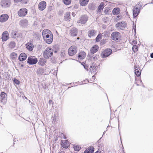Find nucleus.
<instances>
[{
	"instance_id": "a211bd4d",
	"label": "nucleus",
	"mask_w": 153,
	"mask_h": 153,
	"mask_svg": "<svg viewBox=\"0 0 153 153\" xmlns=\"http://www.w3.org/2000/svg\"><path fill=\"white\" fill-rule=\"evenodd\" d=\"M1 99V102L4 103L6 102V97L7 96L6 94L4 92H1L0 94Z\"/></svg>"
},
{
	"instance_id": "c85d7f7f",
	"label": "nucleus",
	"mask_w": 153,
	"mask_h": 153,
	"mask_svg": "<svg viewBox=\"0 0 153 153\" xmlns=\"http://www.w3.org/2000/svg\"><path fill=\"white\" fill-rule=\"evenodd\" d=\"M104 4L103 2H101L100 3V5L98 7L97 10L99 12H100L102 10L103 8H104Z\"/></svg>"
},
{
	"instance_id": "49530a36",
	"label": "nucleus",
	"mask_w": 153,
	"mask_h": 153,
	"mask_svg": "<svg viewBox=\"0 0 153 153\" xmlns=\"http://www.w3.org/2000/svg\"><path fill=\"white\" fill-rule=\"evenodd\" d=\"M22 0H14L15 2H19L21 1Z\"/></svg>"
},
{
	"instance_id": "bf43d9fd",
	"label": "nucleus",
	"mask_w": 153,
	"mask_h": 153,
	"mask_svg": "<svg viewBox=\"0 0 153 153\" xmlns=\"http://www.w3.org/2000/svg\"><path fill=\"white\" fill-rule=\"evenodd\" d=\"M1 76H0V80L1 79ZM1 82L0 81V83Z\"/></svg>"
},
{
	"instance_id": "4c0bfd02",
	"label": "nucleus",
	"mask_w": 153,
	"mask_h": 153,
	"mask_svg": "<svg viewBox=\"0 0 153 153\" xmlns=\"http://www.w3.org/2000/svg\"><path fill=\"white\" fill-rule=\"evenodd\" d=\"M101 34H99L97 37L96 40L97 42H99L100 41V39L101 37Z\"/></svg>"
},
{
	"instance_id": "774afa93",
	"label": "nucleus",
	"mask_w": 153,
	"mask_h": 153,
	"mask_svg": "<svg viewBox=\"0 0 153 153\" xmlns=\"http://www.w3.org/2000/svg\"><path fill=\"white\" fill-rule=\"evenodd\" d=\"M105 131L104 132V134L105 133Z\"/></svg>"
},
{
	"instance_id": "bb28decb",
	"label": "nucleus",
	"mask_w": 153,
	"mask_h": 153,
	"mask_svg": "<svg viewBox=\"0 0 153 153\" xmlns=\"http://www.w3.org/2000/svg\"><path fill=\"white\" fill-rule=\"evenodd\" d=\"M71 13L69 12H67L66 13L64 19L65 20L67 21L71 19L70 17Z\"/></svg>"
},
{
	"instance_id": "3c124183",
	"label": "nucleus",
	"mask_w": 153,
	"mask_h": 153,
	"mask_svg": "<svg viewBox=\"0 0 153 153\" xmlns=\"http://www.w3.org/2000/svg\"><path fill=\"white\" fill-rule=\"evenodd\" d=\"M133 43H134V44H137V42L135 41H133L132 42Z\"/></svg>"
},
{
	"instance_id": "58836bf2",
	"label": "nucleus",
	"mask_w": 153,
	"mask_h": 153,
	"mask_svg": "<svg viewBox=\"0 0 153 153\" xmlns=\"http://www.w3.org/2000/svg\"><path fill=\"white\" fill-rule=\"evenodd\" d=\"M137 48L138 47L137 45H133L132 48V50L135 52L138 50Z\"/></svg>"
},
{
	"instance_id": "de8ad7c7",
	"label": "nucleus",
	"mask_w": 153,
	"mask_h": 153,
	"mask_svg": "<svg viewBox=\"0 0 153 153\" xmlns=\"http://www.w3.org/2000/svg\"><path fill=\"white\" fill-rule=\"evenodd\" d=\"M84 153H89V152H88V150H87V149L85 150V151L84 152Z\"/></svg>"
},
{
	"instance_id": "b1692460",
	"label": "nucleus",
	"mask_w": 153,
	"mask_h": 153,
	"mask_svg": "<svg viewBox=\"0 0 153 153\" xmlns=\"http://www.w3.org/2000/svg\"><path fill=\"white\" fill-rule=\"evenodd\" d=\"M125 23H123L122 22L117 23L116 25V27H119L120 29H122L123 27H125Z\"/></svg>"
},
{
	"instance_id": "2f4dec72",
	"label": "nucleus",
	"mask_w": 153,
	"mask_h": 153,
	"mask_svg": "<svg viewBox=\"0 0 153 153\" xmlns=\"http://www.w3.org/2000/svg\"><path fill=\"white\" fill-rule=\"evenodd\" d=\"M87 149L88 150L89 153H93L94 151V148L92 146L88 148Z\"/></svg>"
},
{
	"instance_id": "473e14b6",
	"label": "nucleus",
	"mask_w": 153,
	"mask_h": 153,
	"mask_svg": "<svg viewBox=\"0 0 153 153\" xmlns=\"http://www.w3.org/2000/svg\"><path fill=\"white\" fill-rule=\"evenodd\" d=\"M66 141H64V142H62V146L65 148L67 149L68 148V146L67 145V143L66 142Z\"/></svg>"
},
{
	"instance_id": "052dcab7",
	"label": "nucleus",
	"mask_w": 153,
	"mask_h": 153,
	"mask_svg": "<svg viewBox=\"0 0 153 153\" xmlns=\"http://www.w3.org/2000/svg\"><path fill=\"white\" fill-rule=\"evenodd\" d=\"M151 3H152V4H153V1H152L151 2Z\"/></svg>"
},
{
	"instance_id": "20e7f679",
	"label": "nucleus",
	"mask_w": 153,
	"mask_h": 153,
	"mask_svg": "<svg viewBox=\"0 0 153 153\" xmlns=\"http://www.w3.org/2000/svg\"><path fill=\"white\" fill-rule=\"evenodd\" d=\"M88 20V18L87 16L83 15L82 16L77 22L78 23L81 24H85Z\"/></svg>"
},
{
	"instance_id": "864d4df0",
	"label": "nucleus",
	"mask_w": 153,
	"mask_h": 153,
	"mask_svg": "<svg viewBox=\"0 0 153 153\" xmlns=\"http://www.w3.org/2000/svg\"><path fill=\"white\" fill-rule=\"evenodd\" d=\"M23 67H24V65H23V64H22V65H21V66H20V68H23Z\"/></svg>"
},
{
	"instance_id": "39448f33",
	"label": "nucleus",
	"mask_w": 153,
	"mask_h": 153,
	"mask_svg": "<svg viewBox=\"0 0 153 153\" xmlns=\"http://www.w3.org/2000/svg\"><path fill=\"white\" fill-rule=\"evenodd\" d=\"M11 35L12 38L17 39L19 37H21L22 36V34L17 32L16 30H13L11 32Z\"/></svg>"
},
{
	"instance_id": "2eb2a0df",
	"label": "nucleus",
	"mask_w": 153,
	"mask_h": 153,
	"mask_svg": "<svg viewBox=\"0 0 153 153\" xmlns=\"http://www.w3.org/2000/svg\"><path fill=\"white\" fill-rule=\"evenodd\" d=\"M78 30L75 27L72 28L70 30V34L72 36H76L77 35Z\"/></svg>"
},
{
	"instance_id": "ea45409f",
	"label": "nucleus",
	"mask_w": 153,
	"mask_h": 153,
	"mask_svg": "<svg viewBox=\"0 0 153 153\" xmlns=\"http://www.w3.org/2000/svg\"><path fill=\"white\" fill-rule=\"evenodd\" d=\"M93 56H91V59L93 60H96L97 59V57H98V55H96L94 56L93 57Z\"/></svg>"
},
{
	"instance_id": "09e8293b",
	"label": "nucleus",
	"mask_w": 153,
	"mask_h": 153,
	"mask_svg": "<svg viewBox=\"0 0 153 153\" xmlns=\"http://www.w3.org/2000/svg\"><path fill=\"white\" fill-rule=\"evenodd\" d=\"M150 57L151 58H153V53H152L150 54Z\"/></svg>"
},
{
	"instance_id": "4468645a",
	"label": "nucleus",
	"mask_w": 153,
	"mask_h": 153,
	"mask_svg": "<svg viewBox=\"0 0 153 153\" xmlns=\"http://www.w3.org/2000/svg\"><path fill=\"white\" fill-rule=\"evenodd\" d=\"M26 48L29 51H32L34 48L33 44L31 42H27L25 44Z\"/></svg>"
},
{
	"instance_id": "0e129e2a",
	"label": "nucleus",
	"mask_w": 153,
	"mask_h": 153,
	"mask_svg": "<svg viewBox=\"0 0 153 153\" xmlns=\"http://www.w3.org/2000/svg\"><path fill=\"white\" fill-rule=\"evenodd\" d=\"M27 3V2H25V4H26Z\"/></svg>"
},
{
	"instance_id": "9b49d317",
	"label": "nucleus",
	"mask_w": 153,
	"mask_h": 153,
	"mask_svg": "<svg viewBox=\"0 0 153 153\" xmlns=\"http://www.w3.org/2000/svg\"><path fill=\"white\" fill-rule=\"evenodd\" d=\"M37 62V59L36 58L29 57L27 59V63L30 65H33L36 64Z\"/></svg>"
},
{
	"instance_id": "6e6d98bb",
	"label": "nucleus",
	"mask_w": 153,
	"mask_h": 153,
	"mask_svg": "<svg viewBox=\"0 0 153 153\" xmlns=\"http://www.w3.org/2000/svg\"><path fill=\"white\" fill-rule=\"evenodd\" d=\"M52 6L50 7H49V9L50 10V11H51V10L52 9Z\"/></svg>"
},
{
	"instance_id": "c9c22d12",
	"label": "nucleus",
	"mask_w": 153,
	"mask_h": 153,
	"mask_svg": "<svg viewBox=\"0 0 153 153\" xmlns=\"http://www.w3.org/2000/svg\"><path fill=\"white\" fill-rule=\"evenodd\" d=\"M135 74L137 76H139L140 75L141 72L135 69Z\"/></svg>"
},
{
	"instance_id": "423d86ee",
	"label": "nucleus",
	"mask_w": 153,
	"mask_h": 153,
	"mask_svg": "<svg viewBox=\"0 0 153 153\" xmlns=\"http://www.w3.org/2000/svg\"><path fill=\"white\" fill-rule=\"evenodd\" d=\"M112 53V51L110 49H105L101 54L102 58L106 57L109 56Z\"/></svg>"
},
{
	"instance_id": "ddd939ff",
	"label": "nucleus",
	"mask_w": 153,
	"mask_h": 153,
	"mask_svg": "<svg viewBox=\"0 0 153 153\" xmlns=\"http://www.w3.org/2000/svg\"><path fill=\"white\" fill-rule=\"evenodd\" d=\"M9 18L8 16L6 14H3L0 16V22H4L7 21Z\"/></svg>"
},
{
	"instance_id": "dca6fc26",
	"label": "nucleus",
	"mask_w": 153,
	"mask_h": 153,
	"mask_svg": "<svg viewBox=\"0 0 153 153\" xmlns=\"http://www.w3.org/2000/svg\"><path fill=\"white\" fill-rule=\"evenodd\" d=\"M27 57V55L25 53H21L19 57V60L20 61H25Z\"/></svg>"
},
{
	"instance_id": "c756f323",
	"label": "nucleus",
	"mask_w": 153,
	"mask_h": 153,
	"mask_svg": "<svg viewBox=\"0 0 153 153\" xmlns=\"http://www.w3.org/2000/svg\"><path fill=\"white\" fill-rule=\"evenodd\" d=\"M51 33L50 31L48 29H45L43 30L42 32V35L43 36L48 34H50Z\"/></svg>"
},
{
	"instance_id": "e433bc0d",
	"label": "nucleus",
	"mask_w": 153,
	"mask_h": 153,
	"mask_svg": "<svg viewBox=\"0 0 153 153\" xmlns=\"http://www.w3.org/2000/svg\"><path fill=\"white\" fill-rule=\"evenodd\" d=\"M51 34H52L51 33L50 34H47L45 36H43L44 39H47V38H50Z\"/></svg>"
},
{
	"instance_id": "338daca9",
	"label": "nucleus",
	"mask_w": 153,
	"mask_h": 153,
	"mask_svg": "<svg viewBox=\"0 0 153 153\" xmlns=\"http://www.w3.org/2000/svg\"><path fill=\"white\" fill-rule=\"evenodd\" d=\"M147 4H146L145 5V6L146 5H147Z\"/></svg>"
},
{
	"instance_id": "5701e85b",
	"label": "nucleus",
	"mask_w": 153,
	"mask_h": 153,
	"mask_svg": "<svg viewBox=\"0 0 153 153\" xmlns=\"http://www.w3.org/2000/svg\"><path fill=\"white\" fill-rule=\"evenodd\" d=\"M28 21L26 19H24L21 20L19 22V25L21 26L24 27L27 25Z\"/></svg>"
},
{
	"instance_id": "f257e3e1",
	"label": "nucleus",
	"mask_w": 153,
	"mask_h": 153,
	"mask_svg": "<svg viewBox=\"0 0 153 153\" xmlns=\"http://www.w3.org/2000/svg\"><path fill=\"white\" fill-rule=\"evenodd\" d=\"M121 37L120 33L117 31L114 32L111 34V39L114 41H118L120 40Z\"/></svg>"
},
{
	"instance_id": "69168bd1",
	"label": "nucleus",
	"mask_w": 153,
	"mask_h": 153,
	"mask_svg": "<svg viewBox=\"0 0 153 153\" xmlns=\"http://www.w3.org/2000/svg\"><path fill=\"white\" fill-rule=\"evenodd\" d=\"M94 76H94H94H92V77H94Z\"/></svg>"
},
{
	"instance_id": "412c9836",
	"label": "nucleus",
	"mask_w": 153,
	"mask_h": 153,
	"mask_svg": "<svg viewBox=\"0 0 153 153\" xmlns=\"http://www.w3.org/2000/svg\"><path fill=\"white\" fill-rule=\"evenodd\" d=\"M45 42L48 44H51L52 43L53 40V35L52 34H51L50 38H47V39H44Z\"/></svg>"
},
{
	"instance_id": "4d7b16f0",
	"label": "nucleus",
	"mask_w": 153,
	"mask_h": 153,
	"mask_svg": "<svg viewBox=\"0 0 153 153\" xmlns=\"http://www.w3.org/2000/svg\"><path fill=\"white\" fill-rule=\"evenodd\" d=\"M59 153H64V152L63 151H62L59 152Z\"/></svg>"
},
{
	"instance_id": "aec40b11",
	"label": "nucleus",
	"mask_w": 153,
	"mask_h": 153,
	"mask_svg": "<svg viewBox=\"0 0 153 153\" xmlns=\"http://www.w3.org/2000/svg\"><path fill=\"white\" fill-rule=\"evenodd\" d=\"M89 69L91 72H95L97 70V66L96 64L94 63H93L90 66Z\"/></svg>"
},
{
	"instance_id": "a19ab883",
	"label": "nucleus",
	"mask_w": 153,
	"mask_h": 153,
	"mask_svg": "<svg viewBox=\"0 0 153 153\" xmlns=\"http://www.w3.org/2000/svg\"><path fill=\"white\" fill-rule=\"evenodd\" d=\"M14 82L17 85H19V81L16 79H14L13 80Z\"/></svg>"
},
{
	"instance_id": "0eeeda50",
	"label": "nucleus",
	"mask_w": 153,
	"mask_h": 153,
	"mask_svg": "<svg viewBox=\"0 0 153 153\" xmlns=\"http://www.w3.org/2000/svg\"><path fill=\"white\" fill-rule=\"evenodd\" d=\"M27 13V10L25 8L20 9L18 12V15L21 17L25 16Z\"/></svg>"
},
{
	"instance_id": "603ef678",
	"label": "nucleus",
	"mask_w": 153,
	"mask_h": 153,
	"mask_svg": "<svg viewBox=\"0 0 153 153\" xmlns=\"http://www.w3.org/2000/svg\"><path fill=\"white\" fill-rule=\"evenodd\" d=\"M95 153H101V152L99 151H97L96 152H95Z\"/></svg>"
},
{
	"instance_id": "e2e57ef3",
	"label": "nucleus",
	"mask_w": 153,
	"mask_h": 153,
	"mask_svg": "<svg viewBox=\"0 0 153 153\" xmlns=\"http://www.w3.org/2000/svg\"><path fill=\"white\" fill-rule=\"evenodd\" d=\"M134 30L135 32V31H136V28H135L134 29Z\"/></svg>"
},
{
	"instance_id": "f3484780",
	"label": "nucleus",
	"mask_w": 153,
	"mask_h": 153,
	"mask_svg": "<svg viewBox=\"0 0 153 153\" xmlns=\"http://www.w3.org/2000/svg\"><path fill=\"white\" fill-rule=\"evenodd\" d=\"M88 36L91 38L96 35L97 33V31L94 29L91 30L88 32Z\"/></svg>"
},
{
	"instance_id": "7ed1b4c3",
	"label": "nucleus",
	"mask_w": 153,
	"mask_h": 153,
	"mask_svg": "<svg viewBox=\"0 0 153 153\" xmlns=\"http://www.w3.org/2000/svg\"><path fill=\"white\" fill-rule=\"evenodd\" d=\"M77 51V48L75 46H71L68 50V54L70 56H73L75 55Z\"/></svg>"
},
{
	"instance_id": "f8f14e48",
	"label": "nucleus",
	"mask_w": 153,
	"mask_h": 153,
	"mask_svg": "<svg viewBox=\"0 0 153 153\" xmlns=\"http://www.w3.org/2000/svg\"><path fill=\"white\" fill-rule=\"evenodd\" d=\"M9 39V34L8 32L5 31L2 34L1 39L2 41L4 42L7 41Z\"/></svg>"
},
{
	"instance_id": "6ab92c4d",
	"label": "nucleus",
	"mask_w": 153,
	"mask_h": 153,
	"mask_svg": "<svg viewBox=\"0 0 153 153\" xmlns=\"http://www.w3.org/2000/svg\"><path fill=\"white\" fill-rule=\"evenodd\" d=\"M99 47L97 45H95L93 46L90 50V51L91 53H94L98 51Z\"/></svg>"
},
{
	"instance_id": "37998d69",
	"label": "nucleus",
	"mask_w": 153,
	"mask_h": 153,
	"mask_svg": "<svg viewBox=\"0 0 153 153\" xmlns=\"http://www.w3.org/2000/svg\"><path fill=\"white\" fill-rule=\"evenodd\" d=\"M137 5L138 6V7H139V8H140L142 7V3H139L138 4H137Z\"/></svg>"
},
{
	"instance_id": "6e6552de",
	"label": "nucleus",
	"mask_w": 153,
	"mask_h": 153,
	"mask_svg": "<svg viewBox=\"0 0 153 153\" xmlns=\"http://www.w3.org/2000/svg\"><path fill=\"white\" fill-rule=\"evenodd\" d=\"M138 6L137 4H136L134 7V8L133 10V16L135 17L137 16V15L139 14L140 11V8H139L138 7Z\"/></svg>"
},
{
	"instance_id": "79ce46f5",
	"label": "nucleus",
	"mask_w": 153,
	"mask_h": 153,
	"mask_svg": "<svg viewBox=\"0 0 153 153\" xmlns=\"http://www.w3.org/2000/svg\"><path fill=\"white\" fill-rule=\"evenodd\" d=\"M83 66L86 70L88 71V66L86 65H83Z\"/></svg>"
},
{
	"instance_id": "5fc2aeb1",
	"label": "nucleus",
	"mask_w": 153,
	"mask_h": 153,
	"mask_svg": "<svg viewBox=\"0 0 153 153\" xmlns=\"http://www.w3.org/2000/svg\"><path fill=\"white\" fill-rule=\"evenodd\" d=\"M52 102V100H50L49 101V103L50 104Z\"/></svg>"
},
{
	"instance_id": "72a5a7b5",
	"label": "nucleus",
	"mask_w": 153,
	"mask_h": 153,
	"mask_svg": "<svg viewBox=\"0 0 153 153\" xmlns=\"http://www.w3.org/2000/svg\"><path fill=\"white\" fill-rule=\"evenodd\" d=\"M74 148L76 151H79L80 149H81V146H80L79 145H76V146H74Z\"/></svg>"
},
{
	"instance_id": "7c9ffc66",
	"label": "nucleus",
	"mask_w": 153,
	"mask_h": 153,
	"mask_svg": "<svg viewBox=\"0 0 153 153\" xmlns=\"http://www.w3.org/2000/svg\"><path fill=\"white\" fill-rule=\"evenodd\" d=\"M17 54L15 52L12 53L10 55V57L12 59H13L17 57Z\"/></svg>"
},
{
	"instance_id": "680f3d73",
	"label": "nucleus",
	"mask_w": 153,
	"mask_h": 153,
	"mask_svg": "<svg viewBox=\"0 0 153 153\" xmlns=\"http://www.w3.org/2000/svg\"><path fill=\"white\" fill-rule=\"evenodd\" d=\"M82 64L83 66V65H84V63H82Z\"/></svg>"
},
{
	"instance_id": "f704fd0d",
	"label": "nucleus",
	"mask_w": 153,
	"mask_h": 153,
	"mask_svg": "<svg viewBox=\"0 0 153 153\" xmlns=\"http://www.w3.org/2000/svg\"><path fill=\"white\" fill-rule=\"evenodd\" d=\"M63 1L64 4L66 5L69 4L71 3V0H63Z\"/></svg>"
},
{
	"instance_id": "cd10ccee",
	"label": "nucleus",
	"mask_w": 153,
	"mask_h": 153,
	"mask_svg": "<svg viewBox=\"0 0 153 153\" xmlns=\"http://www.w3.org/2000/svg\"><path fill=\"white\" fill-rule=\"evenodd\" d=\"M120 9L119 8H115L112 11L114 14H118L120 12Z\"/></svg>"
},
{
	"instance_id": "f03ea898",
	"label": "nucleus",
	"mask_w": 153,
	"mask_h": 153,
	"mask_svg": "<svg viewBox=\"0 0 153 153\" xmlns=\"http://www.w3.org/2000/svg\"><path fill=\"white\" fill-rule=\"evenodd\" d=\"M51 48H47L44 52L43 54L44 57L46 58H49L52 56L53 55V52Z\"/></svg>"
},
{
	"instance_id": "13d9d810",
	"label": "nucleus",
	"mask_w": 153,
	"mask_h": 153,
	"mask_svg": "<svg viewBox=\"0 0 153 153\" xmlns=\"http://www.w3.org/2000/svg\"><path fill=\"white\" fill-rule=\"evenodd\" d=\"M77 39H78V40H79V37H77Z\"/></svg>"
},
{
	"instance_id": "9d476101",
	"label": "nucleus",
	"mask_w": 153,
	"mask_h": 153,
	"mask_svg": "<svg viewBox=\"0 0 153 153\" xmlns=\"http://www.w3.org/2000/svg\"><path fill=\"white\" fill-rule=\"evenodd\" d=\"M1 4L2 7H7L10 6V0H2Z\"/></svg>"
},
{
	"instance_id": "c03bdc74",
	"label": "nucleus",
	"mask_w": 153,
	"mask_h": 153,
	"mask_svg": "<svg viewBox=\"0 0 153 153\" xmlns=\"http://www.w3.org/2000/svg\"><path fill=\"white\" fill-rule=\"evenodd\" d=\"M57 116H55L53 118V121L54 122H55L56 120V117Z\"/></svg>"
},
{
	"instance_id": "a18cd8bd",
	"label": "nucleus",
	"mask_w": 153,
	"mask_h": 153,
	"mask_svg": "<svg viewBox=\"0 0 153 153\" xmlns=\"http://www.w3.org/2000/svg\"><path fill=\"white\" fill-rule=\"evenodd\" d=\"M100 146H101V144H98V148L99 149H102V147H100Z\"/></svg>"
},
{
	"instance_id": "393cba45",
	"label": "nucleus",
	"mask_w": 153,
	"mask_h": 153,
	"mask_svg": "<svg viewBox=\"0 0 153 153\" xmlns=\"http://www.w3.org/2000/svg\"><path fill=\"white\" fill-rule=\"evenodd\" d=\"M86 56L85 52L83 51L80 52L79 54L78 57L80 59H82L84 58Z\"/></svg>"
},
{
	"instance_id": "4be33fe9",
	"label": "nucleus",
	"mask_w": 153,
	"mask_h": 153,
	"mask_svg": "<svg viewBox=\"0 0 153 153\" xmlns=\"http://www.w3.org/2000/svg\"><path fill=\"white\" fill-rule=\"evenodd\" d=\"M16 46V43L14 41H11L8 45V46L11 49H13L15 48Z\"/></svg>"
},
{
	"instance_id": "a878e982",
	"label": "nucleus",
	"mask_w": 153,
	"mask_h": 153,
	"mask_svg": "<svg viewBox=\"0 0 153 153\" xmlns=\"http://www.w3.org/2000/svg\"><path fill=\"white\" fill-rule=\"evenodd\" d=\"M88 1L89 0H80L79 2L81 5L85 6L88 4Z\"/></svg>"
},
{
	"instance_id": "8fccbe9b",
	"label": "nucleus",
	"mask_w": 153,
	"mask_h": 153,
	"mask_svg": "<svg viewBox=\"0 0 153 153\" xmlns=\"http://www.w3.org/2000/svg\"><path fill=\"white\" fill-rule=\"evenodd\" d=\"M72 15L73 16V17H74L75 16V14L74 13L72 12Z\"/></svg>"
},
{
	"instance_id": "1a4fd4ad",
	"label": "nucleus",
	"mask_w": 153,
	"mask_h": 153,
	"mask_svg": "<svg viewBox=\"0 0 153 153\" xmlns=\"http://www.w3.org/2000/svg\"><path fill=\"white\" fill-rule=\"evenodd\" d=\"M46 2L44 1L40 2L38 5L39 9L41 11L44 10L46 8Z\"/></svg>"
}]
</instances>
